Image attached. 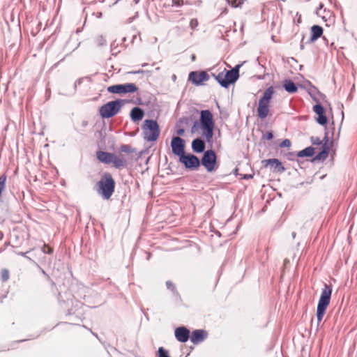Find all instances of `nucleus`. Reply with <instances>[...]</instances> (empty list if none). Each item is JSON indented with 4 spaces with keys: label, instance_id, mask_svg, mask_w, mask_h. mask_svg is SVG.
Returning <instances> with one entry per match:
<instances>
[{
    "label": "nucleus",
    "instance_id": "obj_1",
    "mask_svg": "<svg viewBox=\"0 0 357 357\" xmlns=\"http://www.w3.org/2000/svg\"><path fill=\"white\" fill-rule=\"evenodd\" d=\"M214 128L215 122L212 112L209 109L201 110L199 119L194 122L191 128V132L195 133L200 128L202 136L205 137L206 142L211 145Z\"/></svg>",
    "mask_w": 357,
    "mask_h": 357
},
{
    "label": "nucleus",
    "instance_id": "obj_2",
    "mask_svg": "<svg viewBox=\"0 0 357 357\" xmlns=\"http://www.w3.org/2000/svg\"><path fill=\"white\" fill-rule=\"evenodd\" d=\"M63 296L59 294V300L62 308L66 309V316H74L70 320L72 321H78L81 320L80 317L79 316L78 309L82 306V303L75 299V298L70 294V293H64V297L66 298V301L62 300Z\"/></svg>",
    "mask_w": 357,
    "mask_h": 357
},
{
    "label": "nucleus",
    "instance_id": "obj_3",
    "mask_svg": "<svg viewBox=\"0 0 357 357\" xmlns=\"http://www.w3.org/2000/svg\"><path fill=\"white\" fill-rule=\"evenodd\" d=\"M115 181L112 174L105 172L97 183V192L104 199H109L115 190Z\"/></svg>",
    "mask_w": 357,
    "mask_h": 357
},
{
    "label": "nucleus",
    "instance_id": "obj_4",
    "mask_svg": "<svg viewBox=\"0 0 357 357\" xmlns=\"http://www.w3.org/2000/svg\"><path fill=\"white\" fill-rule=\"evenodd\" d=\"M125 102V100L116 99L104 104L99 109L100 116L102 119H109L114 116L121 110Z\"/></svg>",
    "mask_w": 357,
    "mask_h": 357
},
{
    "label": "nucleus",
    "instance_id": "obj_5",
    "mask_svg": "<svg viewBox=\"0 0 357 357\" xmlns=\"http://www.w3.org/2000/svg\"><path fill=\"white\" fill-rule=\"evenodd\" d=\"M144 139L147 142H155L160 133L159 124L155 120L146 119L142 126Z\"/></svg>",
    "mask_w": 357,
    "mask_h": 357
},
{
    "label": "nucleus",
    "instance_id": "obj_6",
    "mask_svg": "<svg viewBox=\"0 0 357 357\" xmlns=\"http://www.w3.org/2000/svg\"><path fill=\"white\" fill-rule=\"evenodd\" d=\"M274 93V88L271 86L264 91L263 96L259 99L257 107V115L259 118L265 119L269 112V103Z\"/></svg>",
    "mask_w": 357,
    "mask_h": 357
},
{
    "label": "nucleus",
    "instance_id": "obj_7",
    "mask_svg": "<svg viewBox=\"0 0 357 357\" xmlns=\"http://www.w3.org/2000/svg\"><path fill=\"white\" fill-rule=\"evenodd\" d=\"M201 165L206 168L208 172H213L217 165V155L215 152L212 149L204 151L200 160Z\"/></svg>",
    "mask_w": 357,
    "mask_h": 357
},
{
    "label": "nucleus",
    "instance_id": "obj_8",
    "mask_svg": "<svg viewBox=\"0 0 357 357\" xmlns=\"http://www.w3.org/2000/svg\"><path fill=\"white\" fill-rule=\"evenodd\" d=\"M107 91L110 93L116 94L132 93L138 91V87L134 83H125L109 86Z\"/></svg>",
    "mask_w": 357,
    "mask_h": 357
},
{
    "label": "nucleus",
    "instance_id": "obj_9",
    "mask_svg": "<svg viewBox=\"0 0 357 357\" xmlns=\"http://www.w3.org/2000/svg\"><path fill=\"white\" fill-rule=\"evenodd\" d=\"M178 160L185 169L189 170H197L200 167V160L192 153H185Z\"/></svg>",
    "mask_w": 357,
    "mask_h": 357
},
{
    "label": "nucleus",
    "instance_id": "obj_10",
    "mask_svg": "<svg viewBox=\"0 0 357 357\" xmlns=\"http://www.w3.org/2000/svg\"><path fill=\"white\" fill-rule=\"evenodd\" d=\"M209 79V75L204 70L191 71L188 75V81L197 86H203Z\"/></svg>",
    "mask_w": 357,
    "mask_h": 357
},
{
    "label": "nucleus",
    "instance_id": "obj_11",
    "mask_svg": "<svg viewBox=\"0 0 357 357\" xmlns=\"http://www.w3.org/2000/svg\"><path fill=\"white\" fill-rule=\"evenodd\" d=\"M171 147L173 154L178 156V159L185 154V141L179 136L172 137Z\"/></svg>",
    "mask_w": 357,
    "mask_h": 357
},
{
    "label": "nucleus",
    "instance_id": "obj_12",
    "mask_svg": "<svg viewBox=\"0 0 357 357\" xmlns=\"http://www.w3.org/2000/svg\"><path fill=\"white\" fill-rule=\"evenodd\" d=\"M241 65H236L231 70H224V77L227 82L226 89L229 86L230 84H234L239 78V69Z\"/></svg>",
    "mask_w": 357,
    "mask_h": 357
},
{
    "label": "nucleus",
    "instance_id": "obj_13",
    "mask_svg": "<svg viewBox=\"0 0 357 357\" xmlns=\"http://www.w3.org/2000/svg\"><path fill=\"white\" fill-rule=\"evenodd\" d=\"M332 291V285L324 283V288L322 289L321 296L318 301V304L324 306H328L331 301Z\"/></svg>",
    "mask_w": 357,
    "mask_h": 357
},
{
    "label": "nucleus",
    "instance_id": "obj_14",
    "mask_svg": "<svg viewBox=\"0 0 357 357\" xmlns=\"http://www.w3.org/2000/svg\"><path fill=\"white\" fill-rule=\"evenodd\" d=\"M174 335L178 342L184 343L189 340L190 332L185 326H179L175 329Z\"/></svg>",
    "mask_w": 357,
    "mask_h": 357
},
{
    "label": "nucleus",
    "instance_id": "obj_15",
    "mask_svg": "<svg viewBox=\"0 0 357 357\" xmlns=\"http://www.w3.org/2000/svg\"><path fill=\"white\" fill-rule=\"evenodd\" d=\"M207 335L208 333L206 331L203 329H197L192 332L190 338L193 344H197L203 342L207 337Z\"/></svg>",
    "mask_w": 357,
    "mask_h": 357
},
{
    "label": "nucleus",
    "instance_id": "obj_16",
    "mask_svg": "<svg viewBox=\"0 0 357 357\" xmlns=\"http://www.w3.org/2000/svg\"><path fill=\"white\" fill-rule=\"evenodd\" d=\"M265 163V166L270 165L271 168L273 169V172L282 173L285 171L284 167L282 165V162L277 158L267 159L263 161Z\"/></svg>",
    "mask_w": 357,
    "mask_h": 357
},
{
    "label": "nucleus",
    "instance_id": "obj_17",
    "mask_svg": "<svg viewBox=\"0 0 357 357\" xmlns=\"http://www.w3.org/2000/svg\"><path fill=\"white\" fill-rule=\"evenodd\" d=\"M324 139L325 142L321 146V151L314 156L313 160H324L328 157L330 151V146L327 144L328 142L327 134H326Z\"/></svg>",
    "mask_w": 357,
    "mask_h": 357
},
{
    "label": "nucleus",
    "instance_id": "obj_18",
    "mask_svg": "<svg viewBox=\"0 0 357 357\" xmlns=\"http://www.w3.org/2000/svg\"><path fill=\"white\" fill-rule=\"evenodd\" d=\"M192 149L194 153H204L206 149V143L205 141L200 138L197 137L192 140Z\"/></svg>",
    "mask_w": 357,
    "mask_h": 357
},
{
    "label": "nucleus",
    "instance_id": "obj_19",
    "mask_svg": "<svg viewBox=\"0 0 357 357\" xmlns=\"http://www.w3.org/2000/svg\"><path fill=\"white\" fill-rule=\"evenodd\" d=\"M324 32L323 28L319 25H313L311 27L310 37L306 43H312L320 38Z\"/></svg>",
    "mask_w": 357,
    "mask_h": 357
},
{
    "label": "nucleus",
    "instance_id": "obj_20",
    "mask_svg": "<svg viewBox=\"0 0 357 357\" xmlns=\"http://www.w3.org/2000/svg\"><path fill=\"white\" fill-rule=\"evenodd\" d=\"M96 157L98 160L101 162L105 164H110L114 159V153L103 151H98L96 152Z\"/></svg>",
    "mask_w": 357,
    "mask_h": 357
},
{
    "label": "nucleus",
    "instance_id": "obj_21",
    "mask_svg": "<svg viewBox=\"0 0 357 357\" xmlns=\"http://www.w3.org/2000/svg\"><path fill=\"white\" fill-rule=\"evenodd\" d=\"M144 116V111L139 107H133L130 112V119L133 122L141 121Z\"/></svg>",
    "mask_w": 357,
    "mask_h": 357
},
{
    "label": "nucleus",
    "instance_id": "obj_22",
    "mask_svg": "<svg viewBox=\"0 0 357 357\" xmlns=\"http://www.w3.org/2000/svg\"><path fill=\"white\" fill-rule=\"evenodd\" d=\"M283 87L284 90L289 93L297 92L298 87L291 79H284L283 82Z\"/></svg>",
    "mask_w": 357,
    "mask_h": 357
},
{
    "label": "nucleus",
    "instance_id": "obj_23",
    "mask_svg": "<svg viewBox=\"0 0 357 357\" xmlns=\"http://www.w3.org/2000/svg\"><path fill=\"white\" fill-rule=\"evenodd\" d=\"M112 163H113L114 167H116V169L125 167L128 165L127 160L126 159H124L122 157H119L115 154H114V159Z\"/></svg>",
    "mask_w": 357,
    "mask_h": 357
},
{
    "label": "nucleus",
    "instance_id": "obj_24",
    "mask_svg": "<svg viewBox=\"0 0 357 357\" xmlns=\"http://www.w3.org/2000/svg\"><path fill=\"white\" fill-rule=\"evenodd\" d=\"M314 154V148L312 146H307L305 149L297 152L298 158L312 157Z\"/></svg>",
    "mask_w": 357,
    "mask_h": 357
},
{
    "label": "nucleus",
    "instance_id": "obj_25",
    "mask_svg": "<svg viewBox=\"0 0 357 357\" xmlns=\"http://www.w3.org/2000/svg\"><path fill=\"white\" fill-rule=\"evenodd\" d=\"M327 307L328 306H324L322 305L317 304V326H319V324L321 323V321L324 316V314L326 312Z\"/></svg>",
    "mask_w": 357,
    "mask_h": 357
},
{
    "label": "nucleus",
    "instance_id": "obj_26",
    "mask_svg": "<svg viewBox=\"0 0 357 357\" xmlns=\"http://www.w3.org/2000/svg\"><path fill=\"white\" fill-rule=\"evenodd\" d=\"M212 76L215 78V79L218 82V83L223 88L226 89L227 82L225 80V75L224 71L219 73L218 75H215L212 73Z\"/></svg>",
    "mask_w": 357,
    "mask_h": 357
},
{
    "label": "nucleus",
    "instance_id": "obj_27",
    "mask_svg": "<svg viewBox=\"0 0 357 357\" xmlns=\"http://www.w3.org/2000/svg\"><path fill=\"white\" fill-rule=\"evenodd\" d=\"M166 286H167V288L172 292L174 296H179V294L176 289V287L175 284L172 281L167 280L166 282Z\"/></svg>",
    "mask_w": 357,
    "mask_h": 357
},
{
    "label": "nucleus",
    "instance_id": "obj_28",
    "mask_svg": "<svg viewBox=\"0 0 357 357\" xmlns=\"http://www.w3.org/2000/svg\"><path fill=\"white\" fill-rule=\"evenodd\" d=\"M120 150H121V152H123V153H128V154L133 153L136 152V149L132 148L129 144H122L120 146Z\"/></svg>",
    "mask_w": 357,
    "mask_h": 357
},
{
    "label": "nucleus",
    "instance_id": "obj_29",
    "mask_svg": "<svg viewBox=\"0 0 357 357\" xmlns=\"http://www.w3.org/2000/svg\"><path fill=\"white\" fill-rule=\"evenodd\" d=\"M313 111L318 115L323 114L326 112L325 108L321 103H317L313 106Z\"/></svg>",
    "mask_w": 357,
    "mask_h": 357
},
{
    "label": "nucleus",
    "instance_id": "obj_30",
    "mask_svg": "<svg viewBox=\"0 0 357 357\" xmlns=\"http://www.w3.org/2000/svg\"><path fill=\"white\" fill-rule=\"evenodd\" d=\"M316 121L319 125L323 126H326L328 123V118L325 113L321 115H318Z\"/></svg>",
    "mask_w": 357,
    "mask_h": 357
},
{
    "label": "nucleus",
    "instance_id": "obj_31",
    "mask_svg": "<svg viewBox=\"0 0 357 357\" xmlns=\"http://www.w3.org/2000/svg\"><path fill=\"white\" fill-rule=\"evenodd\" d=\"M10 277L9 271L6 268H3L1 271V280L3 282H6Z\"/></svg>",
    "mask_w": 357,
    "mask_h": 357
},
{
    "label": "nucleus",
    "instance_id": "obj_32",
    "mask_svg": "<svg viewBox=\"0 0 357 357\" xmlns=\"http://www.w3.org/2000/svg\"><path fill=\"white\" fill-rule=\"evenodd\" d=\"M96 43L98 47H103L107 45V41L102 36H98L96 38Z\"/></svg>",
    "mask_w": 357,
    "mask_h": 357
},
{
    "label": "nucleus",
    "instance_id": "obj_33",
    "mask_svg": "<svg viewBox=\"0 0 357 357\" xmlns=\"http://www.w3.org/2000/svg\"><path fill=\"white\" fill-rule=\"evenodd\" d=\"M227 1L233 8H237L243 3L244 0H227Z\"/></svg>",
    "mask_w": 357,
    "mask_h": 357
},
{
    "label": "nucleus",
    "instance_id": "obj_34",
    "mask_svg": "<svg viewBox=\"0 0 357 357\" xmlns=\"http://www.w3.org/2000/svg\"><path fill=\"white\" fill-rule=\"evenodd\" d=\"M158 357H170L168 351L164 347H160L158 350Z\"/></svg>",
    "mask_w": 357,
    "mask_h": 357
},
{
    "label": "nucleus",
    "instance_id": "obj_35",
    "mask_svg": "<svg viewBox=\"0 0 357 357\" xmlns=\"http://www.w3.org/2000/svg\"><path fill=\"white\" fill-rule=\"evenodd\" d=\"M285 156H286L287 159L290 161H294L296 160L297 158H298L297 155V152H294V151L289 152V153H286Z\"/></svg>",
    "mask_w": 357,
    "mask_h": 357
},
{
    "label": "nucleus",
    "instance_id": "obj_36",
    "mask_svg": "<svg viewBox=\"0 0 357 357\" xmlns=\"http://www.w3.org/2000/svg\"><path fill=\"white\" fill-rule=\"evenodd\" d=\"M41 251L45 254L51 255L53 253V248L50 247L47 244H44L43 246L41 248Z\"/></svg>",
    "mask_w": 357,
    "mask_h": 357
},
{
    "label": "nucleus",
    "instance_id": "obj_37",
    "mask_svg": "<svg viewBox=\"0 0 357 357\" xmlns=\"http://www.w3.org/2000/svg\"><path fill=\"white\" fill-rule=\"evenodd\" d=\"M169 5L171 6L180 7L182 5H183V3H184L183 0H169Z\"/></svg>",
    "mask_w": 357,
    "mask_h": 357
},
{
    "label": "nucleus",
    "instance_id": "obj_38",
    "mask_svg": "<svg viewBox=\"0 0 357 357\" xmlns=\"http://www.w3.org/2000/svg\"><path fill=\"white\" fill-rule=\"evenodd\" d=\"M310 140L314 145H323L322 141L317 137H311Z\"/></svg>",
    "mask_w": 357,
    "mask_h": 357
},
{
    "label": "nucleus",
    "instance_id": "obj_39",
    "mask_svg": "<svg viewBox=\"0 0 357 357\" xmlns=\"http://www.w3.org/2000/svg\"><path fill=\"white\" fill-rule=\"evenodd\" d=\"M197 26H198L197 20L195 18L192 19L190 22V26L191 29H192V30L195 29Z\"/></svg>",
    "mask_w": 357,
    "mask_h": 357
},
{
    "label": "nucleus",
    "instance_id": "obj_40",
    "mask_svg": "<svg viewBox=\"0 0 357 357\" xmlns=\"http://www.w3.org/2000/svg\"><path fill=\"white\" fill-rule=\"evenodd\" d=\"M291 146V141L288 139H284L280 144V147H290Z\"/></svg>",
    "mask_w": 357,
    "mask_h": 357
},
{
    "label": "nucleus",
    "instance_id": "obj_41",
    "mask_svg": "<svg viewBox=\"0 0 357 357\" xmlns=\"http://www.w3.org/2000/svg\"><path fill=\"white\" fill-rule=\"evenodd\" d=\"M273 138V134L272 131L267 132L265 135H263L262 139H265L267 140H271Z\"/></svg>",
    "mask_w": 357,
    "mask_h": 357
},
{
    "label": "nucleus",
    "instance_id": "obj_42",
    "mask_svg": "<svg viewBox=\"0 0 357 357\" xmlns=\"http://www.w3.org/2000/svg\"><path fill=\"white\" fill-rule=\"evenodd\" d=\"M28 252H29V251L26 252H16V254H17V255H20V256H22V257H25L26 259H27L29 261H31V262H34V261H33L31 258H30L29 257H28V256L26 255V254H27Z\"/></svg>",
    "mask_w": 357,
    "mask_h": 357
},
{
    "label": "nucleus",
    "instance_id": "obj_43",
    "mask_svg": "<svg viewBox=\"0 0 357 357\" xmlns=\"http://www.w3.org/2000/svg\"><path fill=\"white\" fill-rule=\"evenodd\" d=\"M253 175H254L253 174H243V175H241V178L245 179V180H248V179L253 178Z\"/></svg>",
    "mask_w": 357,
    "mask_h": 357
},
{
    "label": "nucleus",
    "instance_id": "obj_44",
    "mask_svg": "<svg viewBox=\"0 0 357 357\" xmlns=\"http://www.w3.org/2000/svg\"><path fill=\"white\" fill-rule=\"evenodd\" d=\"M176 133L177 135L180 137V136H182L184 135L185 133V129L183 128H180L178 129H177L176 130Z\"/></svg>",
    "mask_w": 357,
    "mask_h": 357
},
{
    "label": "nucleus",
    "instance_id": "obj_45",
    "mask_svg": "<svg viewBox=\"0 0 357 357\" xmlns=\"http://www.w3.org/2000/svg\"><path fill=\"white\" fill-rule=\"evenodd\" d=\"M304 38H305V34L302 33V38H301V45H300V48L301 50H303L304 49V44H303Z\"/></svg>",
    "mask_w": 357,
    "mask_h": 357
},
{
    "label": "nucleus",
    "instance_id": "obj_46",
    "mask_svg": "<svg viewBox=\"0 0 357 357\" xmlns=\"http://www.w3.org/2000/svg\"><path fill=\"white\" fill-rule=\"evenodd\" d=\"M145 71L143 70H135V71H132V72H129V73L130 74H142V73H144Z\"/></svg>",
    "mask_w": 357,
    "mask_h": 357
},
{
    "label": "nucleus",
    "instance_id": "obj_47",
    "mask_svg": "<svg viewBox=\"0 0 357 357\" xmlns=\"http://www.w3.org/2000/svg\"><path fill=\"white\" fill-rule=\"evenodd\" d=\"M93 15H95L97 18H101L102 16V13L101 12L93 13Z\"/></svg>",
    "mask_w": 357,
    "mask_h": 357
},
{
    "label": "nucleus",
    "instance_id": "obj_48",
    "mask_svg": "<svg viewBox=\"0 0 357 357\" xmlns=\"http://www.w3.org/2000/svg\"><path fill=\"white\" fill-rule=\"evenodd\" d=\"M323 7H324V4L321 3L319 4V7H318V8H317V10H316V14H317V15H319V10H321Z\"/></svg>",
    "mask_w": 357,
    "mask_h": 357
},
{
    "label": "nucleus",
    "instance_id": "obj_49",
    "mask_svg": "<svg viewBox=\"0 0 357 357\" xmlns=\"http://www.w3.org/2000/svg\"><path fill=\"white\" fill-rule=\"evenodd\" d=\"M188 118L183 117V118H181L179 119V122L187 123H188Z\"/></svg>",
    "mask_w": 357,
    "mask_h": 357
},
{
    "label": "nucleus",
    "instance_id": "obj_50",
    "mask_svg": "<svg viewBox=\"0 0 357 357\" xmlns=\"http://www.w3.org/2000/svg\"><path fill=\"white\" fill-rule=\"evenodd\" d=\"M82 126L84 128L88 126V121L86 120L82 121Z\"/></svg>",
    "mask_w": 357,
    "mask_h": 357
},
{
    "label": "nucleus",
    "instance_id": "obj_51",
    "mask_svg": "<svg viewBox=\"0 0 357 357\" xmlns=\"http://www.w3.org/2000/svg\"><path fill=\"white\" fill-rule=\"evenodd\" d=\"M195 59H196V56H195V54H192V55L191 56V59H192V61H195Z\"/></svg>",
    "mask_w": 357,
    "mask_h": 357
},
{
    "label": "nucleus",
    "instance_id": "obj_52",
    "mask_svg": "<svg viewBox=\"0 0 357 357\" xmlns=\"http://www.w3.org/2000/svg\"><path fill=\"white\" fill-rule=\"evenodd\" d=\"M77 83L79 84L81 83V79H78V80H77V81L75 82V87H76V86H77Z\"/></svg>",
    "mask_w": 357,
    "mask_h": 357
},
{
    "label": "nucleus",
    "instance_id": "obj_53",
    "mask_svg": "<svg viewBox=\"0 0 357 357\" xmlns=\"http://www.w3.org/2000/svg\"><path fill=\"white\" fill-rule=\"evenodd\" d=\"M301 15H300V16H299V17H298V19H297V24L301 23Z\"/></svg>",
    "mask_w": 357,
    "mask_h": 357
},
{
    "label": "nucleus",
    "instance_id": "obj_54",
    "mask_svg": "<svg viewBox=\"0 0 357 357\" xmlns=\"http://www.w3.org/2000/svg\"><path fill=\"white\" fill-rule=\"evenodd\" d=\"M40 269H41V272H42L43 274L45 275H47L46 272L43 269H42V268H40Z\"/></svg>",
    "mask_w": 357,
    "mask_h": 357
},
{
    "label": "nucleus",
    "instance_id": "obj_55",
    "mask_svg": "<svg viewBox=\"0 0 357 357\" xmlns=\"http://www.w3.org/2000/svg\"><path fill=\"white\" fill-rule=\"evenodd\" d=\"M296 232H294V231L292 232L291 235H292L293 238H294L296 237Z\"/></svg>",
    "mask_w": 357,
    "mask_h": 357
},
{
    "label": "nucleus",
    "instance_id": "obj_56",
    "mask_svg": "<svg viewBox=\"0 0 357 357\" xmlns=\"http://www.w3.org/2000/svg\"><path fill=\"white\" fill-rule=\"evenodd\" d=\"M237 172H238V169H237V168L234 169V173L235 174H238Z\"/></svg>",
    "mask_w": 357,
    "mask_h": 357
},
{
    "label": "nucleus",
    "instance_id": "obj_57",
    "mask_svg": "<svg viewBox=\"0 0 357 357\" xmlns=\"http://www.w3.org/2000/svg\"><path fill=\"white\" fill-rule=\"evenodd\" d=\"M147 66V63H144L142 64V67H144V66Z\"/></svg>",
    "mask_w": 357,
    "mask_h": 357
},
{
    "label": "nucleus",
    "instance_id": "obj_58",
    "mask_svg": "<svg viewBox=\"0 0 357 357\" xmlns=\"http://www.w3.org/2000/svg\"><path fill=\"white\" fill-rule=\"evenodd\" d=\"M139 0H135V3L138 2Z\"/></svg>",
    "mask_w": 357,
    "mask_h": 357
},
{
    "label": "nucleus",
    "instance_id": "obj_59",
    "mask_svg": "<svg viewBox=\"0 0 357 357\" xmlns=\"http://www.w3.org/2000/svg\"><path fill=\"white\" fill-rule=\"evenodd\" d=\"M175 78H176V75H173V79H175Z\"/></svg>",
    "mask_w": 357,
    "mask_h": 357
},
{
    "label": "nucleus",
    "instance_id": "obj_60",
    "mask_svg": "<svg viewBox=\"0 0 357 357\" xmlns=\"http://www.w3.org/2000/svg\"><path fill=\"white\" fill-rule=\"evenodd\" d=\"M202 3V1H199V2H197V4H199Z\"/></svg>",
    "mask_w": 357,
    "mask_h": 357
},
{
    "label": "nucleus",
    "instance_id": "obj_61",
    "mask_svg": "<svg viewBox=\"0 0 357 357\" xmlns=\"http://www.w3.org/2000/svg\"><path fill=\"white\" fill-rule=\"evenodd\" d=\"M202 3V1H199V2H197V4H199Z\"/></svg>",
    "mask_w": 357,
    "mask_h": 357
}]
</instances>
